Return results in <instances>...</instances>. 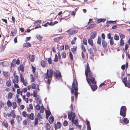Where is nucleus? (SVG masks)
<instances>
[{"instance_id": "nucleus-1", "label": "nucleus", "mask_w": 130, "mask_h": 130, "mask_svg": "<svg viewBox=\"0 0 130 130\" xmlns=\"http://www.w3.org/2000/svg\"><path fill=\"white\" fill-rule=\"evenodd\" d=\"M78 84L76 80V77L74 76L73 81L72 83V87L71 89V93L72 94L74 93L76 98L77 97L78 94Z\"/></svg>"}, {"instance_id": "nucleus-2", "label": "nucleus", "mask_w": 130, "mask_h": 130, "mask_svg": "<svg viewBox=\"0 0 130 130\" xmlns=\"http://www.w3.org/2000/svg\"><path fill=\"white\" fill-rule=\"evenodd\" d=\"M86 80L89 86L93 91H94L97 89V86L96 85H93V84H96L94 78L93 77H92L91 78H89L86 79Z\"/></svg>"}, {"instance_id": "nucleus-3", "label": "nucleus", "mask_w": 130, "mask_h": 130, "mask_svg": "<svg viewBox=\"0 0 130 130\" xmlns=\"http://www.w3.org/2000/svg\"><path fill=\"white\" fill-rule=\"evenodd\" d=\"M53 71L52 69H50L49 71L47 69L46 73L45 74V78L46 79L48 78L47 83L49 85H50V84L51 81L53 77Z\"/></svg>"}, {"instance_id": "nucleus-4", "label": "nucleus", "mask_w": 130, "mask_h": 130, "mask_svg": "<svg viewBox=\"0 0 130 130\" xmlns=\"http://www.w3.org/2000/svg\"><path fill=\"white\" fill-rule=\"evenodd\" d=\"M85 75L86 77V79L91 78L93 76V74L90 69L89 64L87 63L86 68L85 69Z\"/></svg>"}, {"instance_id": "nucleus-5", "label": "nucleus", "mask_w": 130, "mask_h": 130, "mask_svg": "<svg viewBox=\"0 0 130 130\" xmlns=\"http://www.w3.org/2000/svg\"><path fill=\"white\" fill-rule=\"evenodd\" d=\"M126 108L125 106L121 107L120 109V114L123 118L125 117L126 115Z\"/></svg>"}, {"instance_id": "nucleus-6", "label": "nucleus", "mask_w": 130, "mask_h": 130, "mask_svg": "<svg viewBox=\"0 0 130 130\" xmlns=\"http://www.w3.org/2000/svg\"><path fill=\"white\" fill-rule=\"evenodd\" d=\"M96 50V48L94 46H93L92 47L88 49L89 52L91 54V59H93Z\"/></svg>"}, {"instance_id": "nucleus-7", "label": "nucleus", "mask_w": 130, "mask_h": 130, "mask_svg": "<svg viewBox=\"0 0 130 130\" xmlns=\"http://www.w3.org/2000/svg\"><path fill=\"white\" fill-rule=\"evenodd\" d=\"M53 73H54L53 75L56 78H57L58 77L60 78L62 77L61 73L58 70H56V71H53Z\"/></svg>"}, {"instance_id": "nucleus-8", "label": "nucleus", "mask_w": 130, "mask_h": 130, "mask_svg": "<svg viewBox=\"0 0 130 130\" xmlns=\"http://www.w3.org/2000/svg\"><path fill=\"white\" fill-rule=\"evenodd\" d=\"M54 127L55 130H57L58 128H60L62 124L59 121L57 122L56 124L54 123Z\"/></svg>"}, {"instance_id": "nucleus-9", "label": "nucleus", "mask_w": 130, "mask_h": 130, "mask_svg": "<svg viewBox=\"0 0 130 130\" xmlns=\"http://www.w3.org/2000/svg\"><path fill=\"white\" fill-rule=\"evenodd\" d=\"M97 32L96 31H94L92 32L90 36V38H91V39H94L96 37Z\"/></svg>"}, {"instance_id": "nucleus-10", "label": "nucleus", "mask_w": 130, "mask_h": 130, "mask_svg": "<svg viewBox=\"0 0 130 130\" xmlns=\"http://www.w3.org/2000/svg\"><path fill=\"white\" fill-rule=\"evenodd\" d=\"M23 47H31V45L29 42H26L24 43L23 45Z\"/></svg>"}, {"instance_id": "nucleus-11", "label": "nucleus", "mask_w": 130, "mask_h": 130, "mask_svg": "<svg viewBox=\"0 0 130 130\" xmlns=\"http://www.w3.org/2000/svg\"><path fill=\"white\" fill-rule=\"evenodd\" d=\"M63 38V37H59L53 39L54 41L55 42H57L60 41V40L62 39Z\"/></svg>"}, {"instance_id": "nucleus-12", "label": "nucleus", "mask_w": 130, "mask_h": 130, "mask_svg": "<svg viewBox=\"0 0 130 130\" xmlns=\"http://www.w3.org/2000/svg\"><path fill=\"white\" fill-rule=\"evenodd\" d=\"M125 86V87H127L129 88H130V79L128 80V81L124 83Z\"/></svg>"}, {"instance_id": "nucleus-13", "label": "nucleus", "mask_w": 130, "mask_h": 130, "mask_svg": "<svg viewBox=\"0 0 130 130\" xmlns=\"http://www.w3.org/2000/svg\"><path fill=\"white\" fill-rule=\"evenodd\" d=\"M27 117L31 120H33L34 119L35 117L34 114L32 112L29 115L27 116Z\"/></svg>"}, {"instance_id": "nucleus-14", "label": "nucleus", "mask_w": 130, "mask_h": 130, "mask_svg": "<svg viewBox=\"0 0 130 130\" xmlns=\"http://www.w3.org/2000/svg\"><path fill=\"white\" fill-rule=\"evenodd\" d=\"M102 44L104 48H106L107 47V42L104 40L102 41Z\"/></svg>"}, {"instance_id": "nucleus-15", "label": "nucleus", "mask_w": 130, "mask_h": 130, "mask_svg": "<svg viewBox=\"0 0 130 130\" xmlns=\"http://www.w3.org/2000/svg\"><path fill=\"white\" fill-rule=\"evenodd\" d=\"M106 19H105L100 18L98 19L97 20V23H99L101 22H104L106 21Z\"/></svg>"}, {"instance_id": "nucleus-16", "label": "nucleus", "mask_w": 130, "mask_h": 130, "mask_svg": "<svg viewBox=\"0 0 130 130\" xmlns=\"http://www.w3.org/2000/svg\"><path fill=\"white\" fill-rule=\"evenodd\" d=\"M54 120V117L52 116H50L49 118V120L48 121L51 124H52Z\"/></svg>"}, {"instance_id": "nucleus-17", "label": "nucleus", "mask_w": 130, "mask_h": 130, "mask_svg": "<svg viewBox=\"0 0 130 130\" xmlns=\"http://www.w3.org/2000/svg\"><path fill=\"white\" fill-rule=\"evenodd\" d=\"M92 39L91 38H90L88 40V42L89 44H90L91 46H93V40H92Z\"/></svg>"}, {"instance_id": "nucleus-18", "label": "nucleus", "mask_w": 130, "mask_h": 130, "mask_svg": "<svg viewBox=\"0 0 130 130\" xmlns=\"http://www.w3.org/2000/svg\"><path fill=\"white\" fill-rule=\"evenodd\" d=\"M29 58L31 62H32L34 61L35 59L34 55H32L31 56V55L30 54L29 55Z\"/></svg>"}, {"instance_id": "nucleus-19", "label": "nucleus", "mask_w": 130, "mask_h": 130, "mask_svg": "<svg viewBox=\"0 0 130 130\" xmlns=\"http://www.w3.org/2000/svg\"><path fill=\"white\" fill-rule=\"evenodd\" d=\"M22 118L19 115H18L17 117L16 120L19 123H20L21 121L22 120Z\"/></svg>"}, {"instance_id": "nucleus-20", "label": "nucleus", "mask_w": 130, "mask_h": 130, "mask_svg": "<svg viewBox=\"0 0 130 130\" xmlns=\"http://www.w3.org/2000/svg\"><path fill=\"white\" fill-rule=\"evenodd\" d=\"M19 67L20 70L22 72H23L24 71V67L23 64H20Z\"/></svg>"}, {"instance_id": "nucleus-21", "label": "nucleus", "mask_w": 130, "mask_h": 130, "mask_svg": "<svg viewBox=\"0 0 130 130\" xmlns=\"http://www.w3.org/2000/svg\"><path fill=\"white\" fill-rule=\"evenodd\" d=\"M41 64L42 67H45L46 66V63L45 61L44 60H42L41 61Z\"/></svg>"}, {"instance_id": "nucleus-22", "label": "nucleus", "mask_w": 130, "mask_h": 130, "mask_svg": "<svg viewBox=\"0 0 130 130\" xmlns=\"http://www.w3.org/2000/svg\"><path fill=\"white\" fill-rule=\"evenodd\" d=\"M11 81L10 79L8 80L6 82V85L8 87H10L11 86Z\"/></svg>"}, {"instance_id": "nucleus-23", "label": "nucleus", "mask_w": 130, "mask_h": 130, "mask_svg": "<svg viewBox=\"0 0 130 130\" xmlns=\"http://www.w3.org/2000/svg\"><path fill=\"white\" fill-rule=\"evenodd\" d=\"M95 24H91L88 26L87 28V30L90 29L91 28H92L95 27Z\"/></svg>"}, {"instance_id": "nucleus-24", "label": "nucleus", "mask_w": 130, "mask_h": 130, "mask_svg": "<svg viewBox=\"0 0 130 130\" xmlns=\"http://www.w3.org/2000/svg\"><path fill=\"white\" fill-rule=\"evenodd\" d=\"M78 32V30H72L71 31V33H70L69 34V35H72L74 34H75L77 33Z\"/></svg>"}, {"instance_id": "nucleus-25", "label": "nucleus", "mask_w": 130, "mask_h": 130, "mask_svg": "<svg viewBox=\"0 0 130 130\" xmlns=\"http://www.w3.org/2000/svg\"><path fill=\"white\" fill-rule=\"evenodd\" d=\"M117 22V20H115L114 21H111V20H110V21H107L106 22V23L107 24H111V23H113V24H115Z\"/></svg>"}, {"instance_id": "nucleus-26", "label": "nucleus", "mask_w": 130, "mask_h": 130, "mask_svg": "<svg viewBox=\"0 0 130 130\" xmlns=\"http://www.w3.org/2000/svg\"><path fill=\"white\" fill-rule=\"evenodd\" d=\"M123 121L124 122V124H127L128 123L129 120L127 118H124Z\"/></svg>"}, {"instance_id": "nucleus-27", "label": "nucleus", "mask_w": 130, "mask_h": 130, "mask_svg": "<svg viewBox=\"0 0 130 130\" xmlns=\"http://www.w3.org/2000/svg\"><path fill=\"white\" fill-rule=\"evenodd\" d=\"M46 128V130H50L51 128V126L49 123H47L45 125Z\"/></svg>"}, {"instance_id": "nucleus-28", "label": "nucleus", "mask_w": 130, "mask_h": 130, "mask_svg": "<svg viewBox=\"0 0 130 130\" xmlns=\"http://www.w3.org/2000/svg\"><path fill=\"white\" fill-rule=\"evenodd\" d=\"M114 39L118 41L119 40V36L116 34H115L113 37Z\"/></svg>"}, {"instance_id": "nucleus-29", "label": "nucleus", "mask_w": 130, "mask_h": 130, "mask_svg": "<svg viewBox=\"0 0 130 130\" xmlns=\"http://www.w3.org/2000/svg\"><path fill=\"white\" fill-rule=\"evenodd\" d=\"M36 37L37 39L40 41H41L42 38V37L39 34H37L36 35Z\"/></svg>"}, {"instance_id": "nucleus-30", "label": "nucleus", "mask_w": 130, "mask_h": 130, "mask_svg": "<svg viewBox=\"0 0 130 130\" xmlns=\"http://www.w3.org/2000/svg\"><path fill=\"white\" fill-rule=\"evenodd\" d=\"M12 82L14 84V86L15 88H19V86L18 85L15 83V81L13 79L12 80Z\"/></svg>"}, {"instance_id": "nucleus-31", "label": "nucleus", "mask_w": 130, "mask_h": 130, "mask_svg": "<svg viewBox=\"0 0 130 130\" xmlns=\"http://www.w3.org/2000/svg\"><path fill=\"white\" fill-rule=\"evenodd\" d=\"M12 107L13 109H15L17 107V103L15 102H13L12 103Z\"/></svg>"}, {"instance_id": "nucleus-32", "label": "nucleus", "mask_w": 130, "mask_h": 130, "mask_svg": "<svg viewBox=\"0 0 130 130\" xmlns=\"http://www.w3.org/2000/svg\"><path fill=\"white\" fill-rule=\"evenodd\" d=\"M69 57L71 60H73V54L70 51L69 53Z\"/></svg>"}, {"instance_id": "nucleus-33", "label": "nucleus", "mask_w": 130, "mask_h": 130, "mask_svg": "<svg viewBox=\"0 0 130 130\" xmlns=\"http://www.w3.org/2000/svg\"><path fill=\"white\" fill-rule=\"evenodd\" d=\"M7 105L9 107L11 106L12 103L10 100H8L7 101Z\"/></svg>"}, {"instance_id": "nucleus-34", "label": "nucleus", "mask_w": 130, "mask_h": 130, "mask_svg": "<svg viewBox=\"0 0 130 130\" xmlns=\"http://www.w3.org/2000/svg\"><path fill=\"white\" fill-rule=\"evenodd\" d=\"M97 43L98 44H100L101 43V38L99 37H98Z\"/></svg>"}, {"instance_id": "nucleus-35", "label": "nucleus", "mask_w": 130, "mask_h": 130, "mask_svg": "<svg viewBox=\"0 0 130 130\" xmlns=\"http://www.w3.org/2000/svg\"><path fill=\"white\" fill-rule=\"evenodd\" d=\"M62 58H65L66 57V55L64 52H63L61 54Z\"/></svg>"}, {"instance_id": "nucleus-36", "label": "nucleus", "mask_w": 130, "mask_h": 130, "mask_svg": "<svg viewBox=\"0 0 130 130\" xmlns=\"http://www.w3.org/2000/svg\"><path fill=\"white\" fill-rule=\"evenodd\" d=\"M38 123V118H36L34 120V125H37Z\"/></svg>"}, {"instance_id": "nucleus-37", "label": "nucleus", "mask_w": 130, "mask_h": 130, "mask_svg": "<svg viewBox=\"0 0 130 130\" xmlns=\"http://www.w3.org/2000/svg\"><path fill=\"white\" fill-rule=\"evenodd\" d=\"M20 77L21 82L23 83L24 81V78L22 74H21L20 75Z\"/></svg>"}, {"instance_id": "nucleus-38", "label": "nucleus", "mask_w": 130, "mask_h": 130, "mask_svg": "<svg viewBox=\"0 0 130 130\" xmlns=\"http://www.w3.org/2000/svg\"><path fill=\"white\" fill-rule=\"evenodd\" d=\"M51 114L50 109L46 110H45V114L50 115Z\"/></svg>"}, {"instance_id": "nucleus-39", "label": "nucleus", "mask_w": 130, "mask_h": 130, "mask_svg": "<svg viewBox=\"0 0 130 130\" xmlns=\"http://www.w3.org/2000/svg\"><path fill=\"white\" fill-rule=\"evenodd\" d=\"M13 93L12 92H9L8 94V98L9 99H10L12 97Z\"/></svg>"}, {"instance_id": "nucleus-40", "label": "nucleus", "mask_w": 130, "mask_h": 130, "mask_svg": "<svg viewBox=\"0 0 130 130\" xmlns=\"http://www.w3.org/2000/svg\"><path fill=\"white\" fill-rule=\"evenodd\" d=\"M19 76L18 75H16L14 78H15H15H16V79H15V83H18V82H19V80H18V79H19Z\"/></svg>"}, {"instance_id": "nucleus-41", "label": "nucleus", "mask_w": 130, "mask_h": 130, "mask_svg": "<svg viewBox=\"0 0 130 130\" xmlns=\"http://www.w3.org/2000/svg\"><path fill=\"white\" fill-rule=\"evenodd\" d=\"M124 44V41L123 39H121L120 40V45L121 46H123Z\"/></svg>"}, {"instance_id": "nucleus-42", "label": "nucleus", "mask_w": 130, "mask_h": 130, "mask_svg": "<svg viewBox=\"0 0 130 130\" xmlns=\"http://www.w3.org/2000/svg\"><path fill=\"white\" fill-rule=\"evenodd\" d=\"M78 119H75L74 120V122L73 123V124H75L76 126H77L78 125Z\"/></svg>"}, {"instance_id": "nucleus-43", "label": "nucleus", "mask_w": 130, "mask_h": 130, "mask_svg": "<svg viewBox=\"0 0 130 130\" xmlns=\"http://www.w3.org/2000/svg\"><path fill=\"white\" fill-rule=\"evenodd\" d=\"M110 44L111 45H113L114 44L113 39V38H112L110 39Z\"/></svg>"}, {"instance_id": "nucleus-44", "label": "nucleus", "mask_w": 130, "mask_h": 130, "mask_svg": "<svg viewBox=\"0 0 130 130\" xmlns=\"http://www.w3.org/2000/svg\"><path fill=\"white\" fill-rule=\"evenodd\" d=\"M119 36L121 38V39H123L125 37V36L123 34L121 33L119 34Z\"/></svg>"}, {"instance_id": "nucleus-45", "label": "nucleus", "mask_w": 130, "mask_h": 130, "mask_svg": "<svg viewBox=\"0 0 130 130\" xmlns=\"http://www.w3.org/2000/svg\"><path fill=\"white\" fill-rule=\"evenodd\" d=\"M3 125H4L6 128H7L8 127V124L7 122H3L2 123Z\"/></svg>"}, {"instance_id": "nucleus-46", "label": "nucleus", "mask_w": 130, "mask_h": 130, "mask_svg": "<svg viewBox=\"0 0 130 130\" xmlns=\"http://www.w3.org/2000/svg\"><path fill=\"white\" fill-rule=\"evenodd\" d=\"M36 85L34 83H32V84L31 85V87L32 89H35L36 88Z\"/></svg>"}, {"instance_id": "nucleus-47", "label": "nucleus", "mask_w": 130, "mask_h": 130, "mask_svg": "<svg viewBox=\"0 0 130 130\" xmlns=\"http://www.w3.org/2000/svg\"><path fill=\"white\" fill-rule=\"evenodd\" d=\"M47 61L49 64H51L52 63V60L51 57L48 59Z\"/></svg>"}, {"instance_id": "nucleus-48", "label": "nucleus", "mask_w": 130, "mask_h": 130, "mask_svg": "<svg viewBox=\"0 0 130 130\" xmlns=\"http://www.w3.org/2000/svg\"><path fill=\"white\" fill-rule=\"evenodd\" d=\"M36 108L37 110H39L40 109V105L38 104H37L36 106Z\"/></svg>"}, {"instance_id": "nucleus-49", "label": "nucleus", "mask_w": 130, "mask_h": 130, "mask_svg": "<svg viewBox=\"0 0 130 130\" xmlns=\"http://www.w3.org/2000/svg\"><path fill=\"white\" fill-rule=\"evenodd\" d=\"M22 115L24 117H26L27 116L26 112L25 111H23L22 112Z\"/></svg>"}, {"instance_id": "nucleus-50", "label": "nucleus", "mask_w": 130, "mask_h": 130, "mask_svg": "<svg viewBox=\"0 0 130 130\" xmlns=\"http://www.w3.org/2000/svg\"><path fill=\"white\" fill-rule=\"evenodd\" d=\"M68 125V121L66 120H65L63 122V125L64 126H67Z\"/></svg>"}, {"instance_id": "nucleus-51", "label": "nucleus", "mask_w": 130, "mask_h": 130, "mask_svg": "<svg viewBox=\"0 0 130 130\" xmlns=\"http://www.w3.org/2000/svg\"><path fill=\"white\" fill-rule=\"evenodd\" d=\"M113 37H111V34L110 33H108L107 34V38L108 39H110Z\"/></svg>"}, {"instance_id": "nucleus-52", "label": "nucleus", "mask_w": 130, "mask_h": 130, "mask_svg": "<svg viewBox=\"0 0 130 130\" xmlns=\"http://www.w3.org/2000/svg\"><path fill=\"white\" fill-rule=\"evenodd\" d=\"M33 94L34 97L36 98L38 95L37 94V92H36L35 91H33Z\"/></svg>"}, {"instance_id": "nucleus-53", "label": "nucleus", "mask_w": 130, "mask_h": 130, "mask_svg": "<svg viewBox=\"0 0 130 130\" xmlns=\"http://www.w3.org/2000/svg\"><path fill=\"white\" fill-rule=\"evenodd\" d=\"M81 48L83 50L84 52H86V50L85 47V46H84L83 44L81 46Z\"/></svg>"}, {"instance_id": "nucleus-54", "label": "nucleus", "mask_w": 130, "mask_h": 130, "mask_svg": "<svg viewBox=\"0 0 130 130\" xmlns=\"http://www.w3.org/2000/svg\"><path fill=\"white\" fill-rule=\"evenodd\" d=\"M77 47L76 46L75 47V48H72L71 51L73 52V53H74V52L76 50Z\"/></svg>"}, {"instance_id": "nucleus-55", "label": "nucleus", "mask_w": 130, "mask_h": 130, "mask_svg": "<svg viewBox=\"0 0 130 130\" xmlns=\"http://www.w3.org/2000/svg\"><path fill=\"white\" fill-rule=\"evenodd\" d=\"M27 121L26 119L25 120H24L23 121V124L24 125H26L27 124Z\"/></svg>"}, {"instance_id": "nucleus-56", "label": "nucleus", "mask_w": 130, "mask_h": 130, "mask_svg": "<svg viewBox=\"0 0 130 130\" xmlns=\"http://www.w3.org/2000/svg\"><path fill=\"white\" fill-rule=\"evenodd\" d=\"M15 60V59H13V60L12 62L11 63V67H14V65L15 64V63L14 62H13V61L14 60Z\"/></svg>"}, {"instance_id": "nucleus-57", "label": "nucleus", "mask_w": 130, "mask_h": 130, "mask_svg": "<svg viewBox=\"0 0 130 130\" xmlns=\"http://www.w3.org/2000/svg\"><path fill=\"white\" fill-rule=\"evenodd\" d=\"M8 73L7 72H4L3 73V75L5 77H7L8 76Z\"/></svg>"}, {"instance_id": "nucleus-58", "label": "nucleus", "mask_w": 130, "mask_h": 130, "mask_svg": "<svg viewBox=\"0 0 130 130\" xmlns=\"http://www.w3.org/2000/svg\"><path fill=\"white\" fill-rule=\"evenodd\" d=\"M83 43L85 45H87V41L86 39H84L83 41Z\"/></svg>"}, {"instance_id": "nucleus-59", "label": "nucleus", "mask_w": 130, "mask_h": 130, "mask_svg": "<svg viewBox=\"0 0 130 130\" xmlns=\"http://www.w3.org/2000/svg\"><path fill=\"white\" fill-rule=\"evenodd\" d=\"M125 53L126 56H128V58L129 59H130V54H129L128 52H125Z\"/></svg>"}, {"instance_id": "nucleus-60", "label": "nucleus", "mask_w": 130, "mask_h": 130, "mask_svg": "<svg viewBox=\"0 0 130 130\" xmlns=\"http://www.w3.org/2000/svg\"><path fill=\"white\" fill-rule=\"evenodd\" d=\"M129 47L128 45L127 44H126L125 45V50L126 51L128 49Z\"/></svg>"}, {"instance_id": "nucleus-61", "label": "nucleus", "mask_w": 130, "mask_h": 130, "mask_svg": "<svg viewBox=\"0 0 130 130\" xmlns=\"http://www.w3.org/2000/svg\"><path fill=\"white\" fill-rule=\"evenodd\" d=\"M35 23H36L37 24L40 25V24L41 23V21L40 20H37L36 21Z\"/></svg>"}, {"instance_id": "nucleus-62", "label": "nucleus", "mask_w": 130, "mask_h": 130, "mask_svg": "<svg viewBox=\"0 0 130 130\" xmlns=\"http://www.w3.org/2000/svg\"><path fill=\"white\" fill-rule=\"evenodd\" d=\"M31 38V37H27L25 39V41L27 42L28 41L30 40Z\"/></svg>"}, {"instance_id": "nucleus-63", "label": "nucleus", "mask_w": 130, "mask_h": 130, "mask_svg": "<svg viewBox=\"0 0 130 130\" xmlns=\"http://www.w3.org/2000/svg\"><path fill=\"white\" fill-rule=\"evenodd\" d=\"M32 72L33 73H34L35 72L36 70V68L33 66H32Z\"/></svg>"}, {"instance_id": "nucleus-64", "label": "nucleus", "mask_w": 130, "mask_h": 130, "mask_svg": "<svg viewBox=\"0 0 130 130\" xmlns=\"http://www.w3.org/2000/svg\"><path fill=\"white\" fill-rule=\"evenodd\" d=\"M101 37L103 39V40H104L105 39V35L104 33H102L101 34Z\"/></svg>"}]
</instances>
